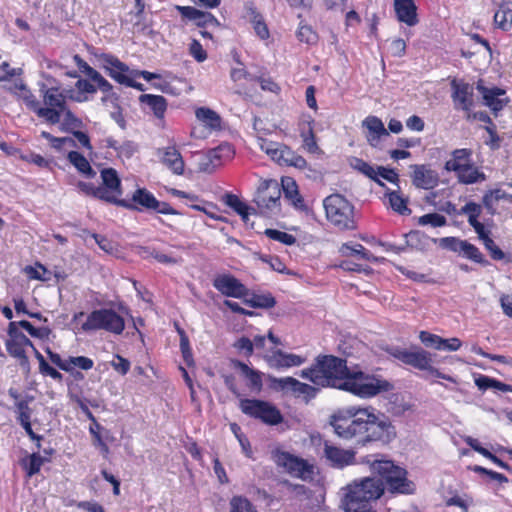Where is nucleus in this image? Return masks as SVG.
Listing matches in <instances>:
<instances>
[{
    "instance_id": "f257e3e1",
    "label": "nucleus",
    "mask_w": 512,
    "mask_h": 512,
    "mask_svg": "<svg viewBox=\"0 0 512 512\" xmlns=\"http://www.w3.org/2000/svg\"><path fill=\"white\" fill-rule=\"evenodd\" d=\"M335 434L344 439H356L365 445L372 441L389 442L395 436L391 422L372 407L348 406L335 411L329 420Z\"/></svg>"
},
{
    "instance_id": "f03ea898",
    "label": "nucleus",
    "mask_w": 512,
    "mask_h": 512,
    "mask_svg": "<svg viewBox=\"0 0 512 512\" xmlns=\"http://www.w3.org/2000/svg\"><path fill=\"white\" fill-rule=\"evenodd\" d=\"M384 493L382 481L365 477L354 480L341 489V505L343 512H373L372 501Z\"/></svg>"
},
{
    "instance_id": "7ed1b4c3",
    "label": "nucleus",
    "mask_w": 512,
    "mask_h": 512,
    "mask_svg": "<svg viewBox=\"0 0 512 512\" xmlns=\"http://www.w3.org/2000/svg\"><path fill=\"white\" fill-rule=\"evenodd\" d=\"M349 370L346 360L335 356H322L317 358L312 367L303 369L300 376L317 386L341 390Z\"/></svg>"
},
{
    "instance_id": "20e7f679",
    "label": "nucleus",
    "mask_w": 512,
    "mask_h": 512,
    "mask_svg": "<svg viewBox=\"0 0 512 512\" xmlns=\"http://www.w3.org/2000/svg\"><path fill=\"white\" fill-rule=\"evenodd\" d=\"M392 389L393 385L388 380L361 370H349L341 388L360 399H370Z\"/></svg>"
},
{
    "instance_id": "39448f33",
    "label": "nucleus",
    "mask_w": 512,
    "mask_h": 512,
    "mask_svg": "<svg viewBox=\"0 0 512 512\" xmlns=\"http://www.w3.org/2000/svg\"><path fill=\"white\" fill-rule=\"evenodd\" d=\"M444 170L454 173L460 184L471 185L486 180L482 169L476 165L472 158V151L466 148L453 150L444 164Z\"/></svg>"
},
{
    "instance_id": "423d86ee",
    "label": "nucleus",
    "mask_w": 512,
    "mask_h": 512,
    "mask_svg": "<svg viewBox=\"0 0 512 512\" xmlns=\"http://www.w3.org/2000/svg\"><path fill=\"white\" fill-rule=\"evenodd\" d=\"M371 466L372 471L378 474L387 484L388 489L393 493L410 494L414 491V484L407 480L406 471L394 465L389 460H373L365 457L362 461Z\"/></svg>"
},
{
    "instance_id": "0eeeda50",
    "label": "nucleus",
    "mask_w": 512,
    "mask_h": 512,
    "mask_svg": "<svg viewBox=\"0 0 512 512\" xmlns=\"http://www.w3.org/2000/svg\"><path fill=\"white\" fill-rule=\"evenodd\" d=\"M74 60L78 68L83 72L91 81H93L97 87L86 79H79L76 84V90H69V99L76 102H85L88 100V94H94L99 88L103 92H109L112 89V85L94 68L88 65L78 55L74 56Z\"/></svg>"
},
{
    "instance_id": "6e6552de",
    "label": "nucleus",
    "mask_w": 512,
    "mask_h": 512,
    "mask_svg": "<svg viewBox=\"0 0 512 512\" xmlns=\"http://www.w3.org/2000/svg\"><path fill=\"white\" fill-rule=\"evenodd\" d=\"M327 220L340 230L355 228L354 206L342 195L332 194L323 201Z\"/></svg>"
},
{
    "instance_id": "1a4fd4ad",
    "label": "nucleus",
    "mask_w": 512,
    "mask_h": 512,
    "mask_svg": "<svg viewBox=\"0 0 512 512\" xmlns=\"http://www.w3.org/2000/svg\"><path fill=\"white\" fill-rule=\"evenodd\" d=\"M40 92L43 97L44 106L39 104L37 116L44 119L49 124H57L65 111L66 99L69 98V90H61L59 87H49L42 85Z\"/></svg>"
},
{
    "instance_id": "9d476101",
    "label": "nucleus",
    "mask_w": 512,
    "mask_h": 512,
    "mask_svg": "<svg viewBox=\"0 0 512 512\" xmlns=\"http://www.w3.org/2000/svg\"><path fill=\"white\" fill-rule=\"evenodd\" d=\"M81 328L85 332L104 330L118 335L123 332L125 322L123 317L113 309L102 308L89 313Z\"/></svg>"
},
{
    "instance_id": "9b49d317",
    "label": "nucleus",
    "mask_w": 512,
    "mask_h": 512,
    "mask_svg": "<svg viewBox=\"0 0 512 512\" xmlns=\"http://www.w3.org/2000/svg\"><path fill=\"white\" fill-rule=\"evenodd\" d=\"M272 459L275 464L286 473L304 481L312 480L314 465L307 460L282 450L272 452Z\"/></svg>"
},
{
    "instance_id": "f8f14e48",
    "label": "nucleus",
    "mask_w": 512,
    "mask_h": 512,
    "mask_svg": "<svg viewBox=\"0 0 512 512\" xmlns=\"http://www.w3.org/2000/svg\"><path fill=\"white\" fill-rule=\"evenodd\" d=\"M257 143L260 149L279 165L293 166L298 169L307 167L306 160L284 144L264 138H258Z\"/></svg>"
},
{
    "instance_id": "ddd939ff",
    "label": "nucleus",
    "mask_w": 512,
    "mask_h": 512,
    "mask_svg": "<svg viewBox=\"0 0 512 512\" xmlns=\"http://www.w3.org/2000/svg\"><path fill=\"white\" fill-rule=\"evenodd\" d=\"M241 411L253 418L260 419L266 424L276 425L282 421L280 411L271 403L257 399H241Z\"/></svg>"
},
{
    "instance_id": "4468645a",
    "label": "nucleus",
    "mask_w": 512,
    "mask_h": 512,
    "mask_svg": "<svg viewBox=\"0 0 512 512\" xmlns=\"http://www.w3.org/2000/svg\"><path fill=\"white\" fill-rule=\"evenodd\" d=\"M281 190L279 184L274 181L263 182L255 195V203L261 213L276 214L280 209Z\"/></svg>"
},
{
    "instance_id": "2eb2a0df",
    "label": "nucleus",
    "mask_w": 512,
    "mask_h": 512,
    "mask_svg": "<svg viewBox=\"0 0 512 512\" xmlns=\"http://www.w3.org/2000/svg\"><path fill=\"white\" fill-rule=\"evenodd\" d=\"M235 154L229 143H222L203 154L198 162V169L204 173H212L224 162L229 161Z\"/></svg>"
},
{
    "instance_id": "dca6fc26",
    "label": "nucleus",
    "mask_w": 512,
    "mask_h": 512,
    "mask_svg": "<svg viewBox=\"0 0 512 512\" xmlns=\"http://www.w3.org/2000/svg\"><path fill=\"white\" fill-rule=\"evenodd\" d=\"M8 333L10 339L6 342L8 353L20 361V365L24 368H29V361L25 353V347H33L30 339L16 328V322L9 324Z\"/></svg>"
},
{
    "instance_id": "f3484780",
    "label": "nucleus",
    "mask_w": 512,
    "mask_h": 512,
    "mask_svg": "<svg viewBox=\"0 0 512 512\" xmlns=\"http://www.w3.org/2000/svg\"><path fill=\"white\" fill-rule=\"evenodd\" d=\"M270 382L274 389L291 393L296 397H303L306 401L314 398L318 391L317 388L290 376L283 378L271 377Z\"/></svg>"
},
{
    "instance_id": "a211bd4d",
    "label": "nucleus",
    "mask_w": 512,
    "mask_h": 512,
    "mask_svg": "<svg viewBox=\"0 0 512 512\" xmlns=\"http://www.w3.org/2000/svg\"><path fill=\"white\" fill-rule=\"evenodd\" d=\"M323 457L329 466L336 469H343L357 463L355 450L345 449L327 441L323 446Z\"/></svg>"
},
{
    "instance_id": "6ab92c4d",
    "label": "nucleus",
    "mask_w": 512,
    "mask_h": 512,
    "mask_svg": "<svg viewBox=\"0 0 512 512\" xmlns=\"http://www.w3.org/2000/svg\"><path fill=\"white\" fill-rule=\"evenodd\" d=\"M195 116L203 129L194 126L191 130V136L194 138H206L208 134L220 129L221 117L214 110L207 107L197 108Z\"/></svg>"
},
{
    "instance_id": "aec40b11",
    "label": "nucleus",
    "mask_w": 512,
    "mask_h": 512,
    "mask_svg": "<svg viewBox=\"0 0 512 512\" xmlns=\"http://www.w3.org/2000/svg\"><path fill=\"white\" fill-rule=\"evenodd\" d=\"M97 60L113 80L124 85L132 71L125 63L110 54H100L97 56Z\"/></svg>"
},
{
    "instance_id": "412c9836",
    "label": "nucleus",
    "mask_w": 512,
    "mask_h": 512,
    "mask_svg": "<svg viewBox=\"0 0 512 512\" xmlns=\"http://www.w3.org/2000/svg\"><path fill=\"white\" fill-rule=\"evenodd\" d=\"M213 286L221 294L227 297L244 298L248 295V289L237 278L229 274H221L213 280Z\"/></svg>"
},
{
    "instance_id": "4be33fe9",
    "label": "nucleus",
    "mask_w": 512,
    "mask_h": 512,
    "mask_svg": "<svg viewBox=\"0 0 512 512\" xmlns=\"http://www.w3.org/2000/svg\"><path fill=\"white\" fill-rule=\"evenodd\" d=\"M451 88L454 108L469 112L474 105L473 87L464 81L453 80Z\"/></svg>"
},
{
    "instance_id": "5701e85b",
    "label": "nucleus",
    "mask_w": 512,
    "mask_h": 512,
    "mask_svg": "<svg viewBox=\"0 0 512 512\" xmlns=\"http://www.w3.org/2000/svg\"><path fill=\"white\" fill-rule=\"evenodd\" d=\"M267 364L274 369H289L299 367L306 362V358L294 354L287 353L280 349H274L270 353L263 356Z\"/></svg>"
},
{
    "instance_id": "b1692460",
    "label": "nucleus",
    "mask_w": 512,
    "mask_h": 512,
    "mask_svg": "<svg viewBox=\"0 0 512 512\" xmlns=\"http://www.w3.org/2000/svg\"><path fill=\"white\" fill-rule=\"evenodd\" d=\"M392 355L403 363L424 371L429 369L430 364L433 363L431 354L423 349H396Z\"/></svg>"
},
{
    "instance_id": "393cba45",
    "label": "nucleus",
    "mask_w": 512,
    "mask_h": 512,
    "mask_svg": "<svg viewBox=\"0 0 512 512\" xmlns=\"http://www.w3.org/2000/svg\"><path fill=\"white\" fill-rule=\"evenodd\" d=\"M410 168L413 170L412 183L421 189H433L438 185L439 176L438 173L427 167L426 165H411Z\"/></svg>"
},
{
    "instance_id": "a878e982",
    "label": "nucleus",
    "mask_w": 512,
    "mask_h": 512,
    "mask_svg": "<svg viewBox=\"0 0 512 512\" xmlns=\"http://www.w3.org/2000/svg\"><path fill=\"white\" fill-rule=\"evenodd\" d=\"M157 156L172 173L182 175L184 173L185 163L181 153L176 146H168L157 150Z\"/></svg>"
},
{
    "instance_id": "bb28decb",
    "label": "nucleus",
    "mask_w": 512,
    "mask_h": 512,
    "mask_svg": "<svg viewBox=\"0 0 512 512\" xmlns=\"http://www.w3.org/2000/svg\"><path fill=\"white\" fill-rule=\"evenodd\" d=\"M155 204H157V199L145 188L136 189L132 194L131 202L127 200H120L118 202L119 206L138 211H142L144 209L151 210Z\"/></svg>"
},
{
    "instance_id": "cd10ccee",
    "label": "nucleus",
    "mask_w": 512,
    "mask_h": 512,
    "mask_svg": "<svg viewBox=\"0 0 512 512\" xmlns=\"http://www.w3.org/2000/svg\"><path fill=\"white\" fill-rule=\"evenodd\" d=\"M234 61L236 63L230 70V79L234 82L237 87L238 93L246 91L249 85L256 82V76L250 74L243 62L240 60L239 55H234Z\"/></svg>"
},
{
    "instance_id": "c85d7f7f",
    "label": "nucleus",
    "mask_w": 512,
    "mask_h": 512,
    "mask_svg": "<svg viewBox=\"0 0 512 512\" xmlns=\"http://www.w3.org/2000/svg\"><path fill=\"white\" fill-rule=\"evenodd\" d=\"M175 9L183 18L194 21L199 27L220 25L217 18H215L211 13L200 11L195 7L176 5Z\"/></svg>"
},
{
    "instance_id": "c756f323",
    "label": "nucleus",
    "mask_w": 512,
    "mask_h": 512,
    "mask_svg": "<svg viewBox=\"0 0 512 512\" xmlns=\"http://www.w3.org/2000/svg\"><path fill=\"white\" fill-rule=\"evenodd\" d=\"M479 92L483 96L486 106L493 112H498L504 108L508 103V98L505 96V90L500 88H486L481 85L477 86Z\"/></svg>"
},
{
    "instance_id": "7c9ffc66",
    "label": "nucleus",
    "mask_w": 512,
    "mask_h": 512,
    "mask_svg": "<svg viewBox=\"0 0 512 512\" xmlns=\"http://www.w3.org/2000/svg\"><path fill=\"white\" fill-rule=\"evenodd\" d=\"M362 125L367 129L366 138L371 146H378L383 136H388V131L384 127L383 122L376 116L366 117Z\"/></svg>"
},
{
    "instance_id": "2f4dec72",
    "label": "nucleus",
    "mask_w": 512,
    "mask_h": 512,
    "mask_svg": "<svg viewBox=\"0 0 512 512\" xmlns=\"http://www.w3.org/2000/svg\"><path fill=\"white\" fill-rule=\"evenodd\" d=\"M397 19L408 26L418 23L417 7L413 0H394Z\"/></svg>"
},
{
    "instance_id": "473e14b6",
    "label": "nucleus",
    "mask_w": 512,
    "mask_h": 512,
    "mask_svg": "<svg viewBox=\"0 0 512 512\" xmlns=\"http://www.w3.org/2000/svg\"><path fill=\"white\" fill-rule=\"evenodd\" d=\"M247 18L252 25L256 36L262 41H267L270 38V31L263 16L253 7H248Z\"/></svg>"
},
{
    "instance_id": "72a5a7b5",
    "label": "nucleus",
    "mask_w": 512,
    "mask_h": 512,
    "mask_svg": "<svg viewBox=\"0 0 512 512\" xmlns=\"http://www.w3.org/2000/svg\"><path fill=\"white\" fill-rule=\"evenodd\" d=\"M339 253L344 257L354 256L358 259L370 262L378 261V258L370 253L363 245L359 243H344L339 248Z\"/></svg>"
},
{
    "instance_id": "f704fd0d",
    "label": "nucleus",
    "mask_w": 512,
    "mask_h": 512,
    "mask_svg": "<svg viewBox=\"0 0 512 512\" xmlns=\"http://www.w3.org/2000/svg\"><path fill=\"white\" fill-rule=\"evenodd\" d=\"M142 104H146L153 112L155 117L163 119L167 110V101L163 96L153 94H142L139 97Z\"/></svg>"
},
{
    "instance_id": "c9c22d12",
    "label": "nucleus",
    "mask_w": 512,
    "mask_h": 512,
    "mask_svg": "<svg viewBox=\"0 0 512 512\" xmlns=\"http://www.w3.org/2000/svg\"><path fill=\"white\" fill-rule=\"evenodd\" d=\"M300 136L302 138V146L305 151L314 155H322L323 151L318 146L316 137L313 131V120H309L307 122V128H302L300 132Z\"/></svg>"
},
{
    "instance_id": "e433bc0d",
    "label": "nucleus",
    "mask_w": 512,
    "mask_h": 512,
    "mask_svg": "<svg viewBox=\"0 0 512 512\" xmlns=\"http://www.w3.org/2000/svg\"><path fill=\"white\" fill-rule=\"evenodd\" d=\"M495 25L503 31L512 28V2H503L494 14Z\"/></svg>"
},
{
    "instance_id": "4c0bfd02",
    "label": "nucleus",
    "mask_w": 512,
    "mask_h": 512,
    "mask_svg": "<svg viewBox=\"0 0 512 512\" xmlns=\"http://www.w3.org/2000/svg\"><path fill=\"white\" fill-rule=\"evenodd\" d=\"M234 366L238 368L241 374L249 381L248 386L251 390L259 392L262 388V373L250 368L247 364L236 361Z\"/></svg>"
},
{
    "instance_id": "58836bf2",
    "label": "nucleus",
    "mask_w": 512,
    "mask_h": 512,
    "mask_svg": "<svg viewBox=\"0 0 512 512\" xmlns=\"http://www.w3.org/2000/svg\"><path fill=\"white\" fill-rule=\"evenodd\" d=\"M67 158L69 162L77 169L79 173L87 178H92L96 172L91 167L89 161L77 151H69Z\"/></svg>"
},
{
    "instance_id": "ea45409f",
    "label": "nucleus",
    "mask_w": 512,
    "mask_h": 512,
    "mask_svg": "<svg viewBox=\"0 0 512 512\" xmlns=\"http://www.w3.org/2000/svg\"><path fill=\"white\" fill-rule=\"evenodd\" d=\"M510 196L502 189L489 190L483 196V205L493 215L497 211L498 202L501 200L509 201Z\"/></svg>"
},
{
    "instance_id": "a19ab883",
    "label": "nucleus",
    "mask_w": 512,
    "mask_h": 512,
    "mask_svg": "<svg viewBox=\"0 0 512 512\" xmlns=\"http://www.w3.org/2000/svg\"><path fill=\"white\" fill-rule=\"evenodd\" d=\"M385 196L387 197L388 204L393 211L401 215L410 214L411 211L407 206L408 199L399 191H387Z\"/></svg>"
},
{
    "instance_id": "79ce46f5",
    "label": "nucleus",
    "mask_w": 512,
    "mask_h": 512,
    "mask_svg": "<svg viewBox=\"0 0 512 512\" xmlns=\"http://www.w3.org/2000/svg\"><path fill=\"white\" fill-rule=\"evenodd\" d=\"M464 441L476 452L480 453L482 456L486 457L487 459L491 460L494 464L501 467L505 470H510V467L507 463L503 462L501 459L493 455L490 451H488L486 448L482 447L479 443V441L475 438H472L470 436H467L464 438Z\"/></svg>"
},
{
    "instance_id": "37998d69",
    "label": "nucleus",
    "mask_w": 512,
    "mask_h": 512,
    "mask_svg": "<svg viewBox=\"0 0 512 512\" xmlns=\"http://www.w3.org/2000/svg\"><path fill=\"white\" fill-rule=\"evenodd\" d=\"M225 202L229 207H231L242 217V220L244 222L247 223L251 211H254L253 208L249 207L247 204L242 202L236 195L233 194H228L226 196Z\"/></svg>"
},
{
    "instance_id": "c03bdc74",
    "label": "nucleus",
    "mask_w": 512,
    "mask_h": 512,
    "mask_svg": "<svg viewBox=\"0 0 512 512\" xmlns=\"http://www.w3.org/2000/svg\"><path fill=\"white\" fill-rule=\"evenodd\" d=\"M43 463L44 458L38 453H33L23 460L22 465L26 470L27 475L31 477L40 471Z\"/></svg>"
},
{
    "instance_id": "a18cd8bd",
    "label": "nucleus",
    "mask_w": 512,
    "mask_h": 512,
    "mask_svg": "<svg viewBox=\"0 0 512 512\" xmlns=\"http://www.w3.org/2000/svg\"><path fill=\"white\" fill-rule=\"evenodd\" d=\"M24 272L30 279L34 280L49 281L51 278V273L39 263L35 266H26Z\"/></svg>"
},
{
    "instance_id": "49530a36",
    "label": "nucleus",
    "mask_w": 512,
    "mask_h": 512,
    "mask_svg": "<svg viewBox=\"0 0 512 512\" xmlns=\"http://www.w3.org/2000/svg\"><path fill=\"white\" fill-rule=\"evenodd\" d=\"M101 178L105 187L114 189L116 191L120 190V179L117 175V172L112 168L103 169L101 171Z\"/></svg>"
},
{
    "instance_id": "de8ad7c7",
    "label": "nucleus",
    "mask_w": 512,
    "mask_h": 512,
    "mask_svg": "<svg viewBox=\"0 0 512 512\" xmlns=\"http://www.w3.org/2000/svg\"><path fill=\"white\" fill-rule=\"evenodd\" d=\"M264 233L268 238L285 245H293L296 242V238L293 235L276 229H266Z\"/></svg>"
},
{
    "instance_id": "09e8293b",
    "label": "nucleus",
    "mask_w": 512,
    "mask_h": 512,
    "mask_svg": "<svg viewBox=\"0 0 512 512\" xmlns=\"http://www.w3.org/2000/svg\"><path fill=\"white\" fill-rule=\"evenodd\" d=\"M460 254L477 263H483L484 261L479 249L473 244L467 242L466 240L463 241Z\"/></svg>"
},
{
    "instance_id": "8fccbe9b",
    "label": "nucleus",
    "mask_w": 512,
    "mask_h": 512,
    "mask_svg": "<svg viewBox=\"0 0 512 512\" xmlns=\"http://www.w3.org/2000/svg\"><path fill=\"white\" fill-rule=\"evenodd\" d=\"M121 195V191H116L108 187H97L95 191V197L101 200H105L110 203H116L118 205V196Z\"/></svg>"
},
{
    "instance_id": "3c124183",
    "label": "nucleus",
    "mask_w": 512,
    "mask_h": 512,
    "mask_svg": "<svg viewBox=\"0 0 512 512\" xmlns=\"http://www.w3.org/2000/svg\"><path fill=\"white\" fill-rule=\"evenodd\" d=\"M419 339L426 347L442 350L443 346H441V344L443 343V338L436 334H432L428 331H421L419 333Z\"/></svg>"
},
{
    "instance_id": "603ef678",
    "label": "nucleus",
    "mask_w": 512,
    "mask_h": 512,
    "mask_svg": "<svg viewBox=\"0 0 512 512\" xmlns=\"http://www.w3.org/2000/svg\"><path fill=\"white\" fill-rule=\"evenodd\" d=\"M16 97L18 99H21L30 110L34 111L37 114V111L39 109V101L37 100L35 95L32 94V92L28 89L27 86L22 88V90Z\"/></svg>"
},
{
    "instance_id": "864d4df0",
    "label": "nucleus",
    "mask_w": 512,
    "mask_h": 512,
    "mask_svg": "<svg viewBox=\"0 0 512 512\" xmlns=\"http://www.w3.org/2000/svg\"><path fill=\"white\" fill-rule=\"evenodd\" d=\"M230 512H256L252 504L241 496H235L230 501Z\"/></svg>"
},
{
    "instance_id": "5fc2aeb1",
    "label": "nucleus",
    "mask_w": 512,
    "mask_h": 512,
    "mask_svg": "<svg viewBox=\"0 0 512 512\" xmlns=\"http://www.w3.org/2000/svg\"><path fill=\"white\" fill-rule=\"evenodd\" d=\"M482 212V208L479 204L475 202H468L465 206L461 208L460 213L464 214L468 218V223L472 224L478 221V217Z\"/></svg>"
},
{
    "instance_id": "6e6d98bb",
    "label": "nucleus",
    "mask_w": 512,
    "mask_h": 512,
    "mask_svg": "<svg viewBox=\"0 0 512 512\" xmlns=\"http://www.w3.org/2000/svg\"><path fill=\"white\" fill-rule=\"evenodd\" d=\"M246 302L254 308H272L276 303L271 295H254Z\"/></svg>"
},
{
    "instance_id": "4d7b16f0",
    "label": "nucleus",
    "mask_w": 512,
    "mask_h": 512,
    "mask_svg": "<svg viewBox=\"0 0 512 512\" xmlns=\"http://www.w3.org/2000/svg\"><path fill=\"white\" fill-rule=\"evenodd\" d=\"M420 225H430L432 227H442L446 224V218L438 213H429L421 216L418 220Z\"/></svg>"
},
{
    "instance_id": "13d9d810",
    "label": "nucleus",
    "mask_w": 512,
    "mask_h": 512,
    "mask_svg": "<svg viewBox=\"0 0 512 512\" xmlns=\"http://www.w3.org/2000/svg\"><path fill=\"white\" fill-rule=\"evenodd\" d=\"M68 364L70 367V372H72L75 368H79L82 370H90L92 369L94 362L92 359L85 356H76L69 357Z\"/></svg>"
},
{
    "instance_id": "bf43d9fd",
    "label": "nucleus",
    "mask_w": 512,
    "mask_h": 512,
    "mask_svg": "<svg viewBox=\"0 0 512 512\" xmlns=\"http://www.w3.org/2000/svg\"><path fill=\"white\" fill-rule=\"evenodd\" d=\"M379 177L382 179H385L391 183H394V184H397L399 181L398 174L394 170L388 169L385 167H377L376 168V180H375L379 185L384 186V183L379 179Z\"/></svg>"
},
{
    "instance_id": "052dcab7",
    "label": "nucleus",
    "mask_w": 512,
    "mask_h": 512,
    "mask_svg": "<svg viewBox=\"0 0 512 512\" xmlns=\"http://www.w3.org/2000/svg\"><path fill=\"white\" fill-rule=\"evenodd\" d=\"M136 151H137V145L133 141H130V140H125L120 144L118 143L117 150H116L118 157L122 158V159L131 158L135 154Z\"/></svg>"
},
{
    "instance_id": "680f3d73",
    "label": "nucleus",
    "mask_w": 512,
    "mask_h": 512,
    "mask_svg": "<svg viewBox=\"0 0 512 512\" xmlns=\"http://www.w3.org/2000/svg\"><path fill=\"white\" fill-rule=\"evenodd\" d=\"M352 166L354 169L360 171L365 176L369 177L372 180H376V168L368 164L362 159L354 158L352 161Z\"/></svg>"
},
{
    "instance_id": "e2e57ef3",
    "label": "nucleus",
    "mask_w": 512,
    "mask_h": 512,
    "mask_svg": "<svg viewBox=\"0 0 512 512\" xmlns=\"http://www.w3.org/2000/svg\"><path fill=\"white\" fill-rule=\"evenodd\" d=\"M282 187L286 197L291 199L294 203H296V201H300L298 187L294 180L291 178L282 179Z\"/></svg>"
},
{
    "instance_id": "0e129e2a",
    "label": "nucleus",
    "mask_w": 512,
    "mask_h": 512,
    "mask_svg": "<svg viewBox=\"0 0 512 512\" xmlns=\"http://www.w3.org/2000/svg\"><path fill=\"white\" fill-rule=\"evenodd\" d=\"M22 70L20 68H12L7 61H3L0 56V81H8L14 76L20 75Z\"/></svg>"
},
{
    "instance_id": "69168bd1",
    "label": "nucleus",
    "mask_w": 512,
    "mask_h": 512,
    "mask_svg": "<svg viewBox=\"0 0 512 512\" xmlns=\"http://www.w3.org/2000/svg\"><path fill=\"white\" fill-rule=\"evenodd\" d=\"M297 38L301 42L313 44L317 40V35L310 26L300 25L297 30Z\"/></svg>"
},
{
    "instance_id": "338daca9",
    "label": "nucleus",
    "mask_w": 512,
    "mask_h": 512,
    "mask_svg": "<svg viewBox=\"0 0 512 512\" xmlns=\"http://www.w3.org/2000/svg\"><path fill=\"white\" fill-rule=\"evenodd\" d=\"M17 412V419L20 423L30 420L31 409L29 408L28 402L25 400H19L15 403Z\"/></svg>"
},
{
    "instance_id": "774afa93",
    "label": "nucleus",
    "mask_w": 512,
    "mask_h": 512,
    "mask_svg": "<svg viewBox=\"0 0 512 512\" xmlns=\"http://www.w3.org/2000/svg\"><path fill=\"white\" fill-rule=\"evenodd\" d=\"M189 52L197 62H203L207 59L206 51L201 43L195 39L190 43Z\"/></svg>"
}]
</instances>
